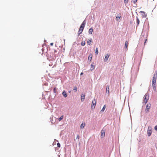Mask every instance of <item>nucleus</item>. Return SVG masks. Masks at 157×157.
Masks as SVG:
<instances>
[{"label":"nucleus","instance_id":"1","mask_svg":"<svg viewBox=\"0 0 157 157\" xmlns=\"http://www.w3.org/2000/svg\"><path fill=\"white\" fill-rule=\"evenodd\" d=\"M157 74H155L154 75V76L152 79V86H155V84L156 82L157 78Z\"/></svg>","mask_w":157,"mask_h":157},{"label":"nucleus","instance_id":"2","mask_svg":"<svg viewBox=\"0 0 157 157\" xmlns=\"http://www.w3.org/2000/svg\"><path fill=\"white\" fill-rule=\"evenodd\" d=\"M149 95L147 94H146L144 97V99L143 100V102L145 103V104L147 102L148 100L149 99Z\"/></svg>","mask_w":157,"mask_h":157},{"label":"nucleus","instance_id":"3","mask_svg":"<svg viewBox=\"0 0 157 157\" xmlns=\"http://www.w3.org/2000/svg\"><path fill=\"white\" fill-rule=\"evenodd\" d=\"M151 104H147L146 105V109H145V112L146 113H148L149 112V110L151 108Z\"/></svg>","mask_w":157,"mask_h":157},{"label":"nucleus","instance_id":"4","mask_svg":"<svg viewBox=\"0 0 157 157\" xmlns=\"http://www.w3.org/2000/svg\"><path fill=\"white\" fill-rule=\"evenodd\" d=\"M96 103V101L95 99L93 100L92 103L91 108L92 109H94Z\"/></svg>","mask_w":157,"mask_h":157},{"label":"nucleus","instance_id":"5","mask_svg":"<svg viewBox=\"0 0 157 157\" xmlns=\"http://www.w3.org/2000/svg\"><path fill=\"white\" fill-rule=\"evenodd\" d=\"M152 133L151 129V128L148 127L147 130V133L148 136H150Z\"/></svg>","mask_w":157,"mask_h":157},{"label":"nucleus","instance_id":"6","mask_svg":"<svg viewBox=\"0 0 157 157\" xmlns=\"http://www.w3.org/2000/svg\"><path fill=\"white\" fill-rule=\"evenodd\" d=\"M105 130H104L103 129H102L101 130V136L102 138L104 137L105 136Z\"/></svg>","mask_w":157,"mask_h":157},{"label":"nucleus","instance_id":"7","mask_svg":"<svg viewBox=\"0 0 157 157\" xmlns=\"http://www.w3.org/2000/svg\"><path fill=\"white\" fill-rule=\"evenodd\" d=\"M84 28L82 27H81L80 26L79 29V31H78V33L79 36L81 33H82V32Z\"/></svg>","mask_w":157,"mask_h":157},{"label":"nucleus","instance_id":"8","mask_svg":"<svg viewBox=\"0 0 157 157\" xmlns=\"http://www.w3.org/2000/svg\"><path fill=\"white\" fill-rule=\"evenodd\" d=\"M109 56L110 55L109 54H107L106 55L104 59L105 61L106 62L108 60V59L109 58Z\"/></svg>","mask_w":157,"mask_h":157},{"label":"nucleus","instance_id":"9","mask_svg":"<svg viewBox=\"0 0 157 157\" xmlns=\"http://www.w3.org/2000/svg\"><path fill=\"white\" fill-rule=\"evenodd\" d=\"M106 92L108 94L109 93V85H107L106 86Z\"/></svg>","mask_w":157,"mask_h":157},{"label":"nucleus","instance_id":"10","mask_svg":"<svg viewBox=\"0 0 157 157\" xmlns=\"http://www.w3.org/2000/svg\"><path fill=\"white\" fill-rule=\"evenodd\" d=\"M140 13H142V15L143 17H146V15L145 14V13L143 11H140Z\"/></svg>","mask_w":157,"mask_h":157},{"label":"nucleus","instance_id":"11","mask_svg":"<svg viewBox=\"0 0 157 157\" xmlns=\"http://www.w3.org/2000/svg\"><path fill=\"white\" fill-rule=\"evenodd\" d=\"M86 21L85 20L84 21L82 22V23L81 24V25L80 26V27H83L84 28L85 27V25H86Z\"/></svg>","mask_w":157,"mask_h":157},{"label":"nucleus","instance_id":"12","mask_svg":"<svg viewBox=\"0 0 157 157\" xmlns=\"http://www.w3.org/2000/svg\"><path fill=\"white\" fill-rule=\"evenodd\" d=\"M62 94L65 98H66L67 96V93L65 91H63Z\"/></svg>","mask_w":157,"mask_h":157},{"label":"nucleus","instance_id":"13","mask_svg":"<svg viewBox=\"0 0 157 157\" xmlns=\"http://www.w3.org/2000/svg\"><path fill=\"white\" fill-rule=\"evenodd\" d=\"M85 99V95L82 94L81 96V100L82 101H83Z\"/></svg>","mask_w":157,"mask_h":157},{"label":"nucleus","instance_id":"14","mask_svg":"<svg viewBox=\"0 0 157 157\" xmlns=\"http://www.w3.org/2000/svg\"><path fill=\"white\" fill-rule=\"evenodd\" d=\"M93 29L92 28H90L89 30V33L90 34H91L92 33V32H93Z\"/></svg>","mask_w":157,"mask_h":157},{"label":"nucleus","instance_id":"15","mask_svg":"<svg viewBox=\"0 0 157 157\" xmlns=\"http://www.w3.org/2000/svg\"><path fill=\"white\" fill-rule=\"evenodd\" d=\"M128 42L127 41H126L125 44L124 48L127 49L128 47Z\"/></svg>","mask_w":157,"mask_h":157},{"label":"nucleus","instance_id":"16","mask_svg":"<svg viewBox=\"0 0 157 157\" xmlns=\"http://www.w3.org/2000/svg\"><path fill=\"white\" fill-rule=\"evenodd\" d=\"M92 54H90L89 56L88 59L90 61L91 60L92 58Z\"/></svg>","mask_w":157,"mask_h":157},{"label":"nucleus","instance_id":"17","mask_svg":"<svg viewBox=\"0 0 157 157\" xmlns=\"http://www.w3.org/2000/svg\"><path fill=\"white\" fill-rule=\"evenodd\" d=\"M92 39H91L90 40H89V41H87V44H88V45H90L91 43H92Z\"/></svg>","mask_w":157,"mask_h":157},{"label":"nucleus","instance_id":"18","mask_svg":"<svg viewBox=\"0 0 157 157\" xmlns=\"http://www.w3.org/2000/svg\"><path fill=\"white\" fill-rule=\"evenodd\" d=\"M121 17V16H117L116 18V20L117 21H119V20L120 19V18Z\"/></svg>","mask_w":157,"mask_h":157},{"label":"nucleus","instance_id":"19","mask_svg":"<svg viewBox=\"0 0 157 157\" xmlns=\"http://www.w3.org/2000/svg\"><path fill=\"white\" fill-rule=\"evenodd\" d=\"M106 105H105L103 108H102V109L101 110V111L102 112H103L104 111L105 108H106Z\"/></svg>","mask_w":157,"mask_h":157},{"label":"nucleus","instance_id":"20","mask_svg":"<svg viewBox=\"0 0 157 157\" xmlns=\"http://www.w3.org/2000/svg\"><path fill=\"white\" fill-rule=\"evenodd\" d=\"M136 22L138 25H139L140 23V20L137 17H136Z\"/></svg>","mask_w":157,"mask_h":157},{"label":"nucleus","instance_id":"21","mask_svg":"<svg viewBox=\"0 0 157 157\" xmlns=\"http://www.w3.org/2000/svg\"><path fill=\"white\" fill-rule=\"evenodd\" d=\"M85 124H83V123L81 125V126H80L81 128H84V127H85Z\"/></svg>","mask_w":157,"mask_h":157},{"label":"nucleus","instance_id":"22","mask_svg":"<svg viewBox=\"0 0 157 157\" xmlns=\"http://www.w3.org/2000/svg\"><path fill=\"white\" fill-rule=\"evenodd\" d=\"M95 68V66H94L92 64H91V68H90V69L92 71V70H94Z\"/></svg>","mask_w":157,"mask_h":157},{"label":"nucleus","instance_id":"23","mask_svg":"<svg viewBox=\"0 0 157 157\" xmlns=\"http://www.w3.org/2000/svg\"><path fill=\"white\" fill-rule=\"evenodd\" d=\"M98 48H96L95 50V54L96 55L98 54Z\"/></svg>","mask_w":157,"mask_h":157},{"label":"nucleus","instance_id":"24","mask_svg":"<svg viewBox=\"0 0 157 157\" xmlns=\"http://www.w3.org/2000/svg\"><path fill=\"white\" fill-rule=\"evenodd\" d=\"M57 90V89L56 88V87H55L54 89H53V92L54 93H56V92Z\"/></svg>","mask_w":157,"mask_h":157},{"label":"nucleus","instance_id":"25","mask_svg":"<svg viewBox=\"0 0 157 157\" xmlns=\"http://www.w3.org/2000/svg\"><path fill=\"white\" fill-rule=\"evenodd\" d=\"M63 116H62L60 118H59V121H61L63 118Z\"/></svg>","mask_w":157,"mask_h":157},{"label":"nucleus","instance_id":"26","mask_svg":"<svg viewBox=\"0 0 157 157\" xmlns=\"http://www.w3.org/2000/svg\"><path fill=\"white\" fill-rule=\"evenodd\" d=\"M73 90L75 92H76L77 91V87L76 86L74 87Z\"/></svg>","mask_w":157,"mask_h":157},{"label":"nucleus","instance_id":"27","mask_svg":"<svg viewBox=\"0 0 157 157\" xmlns=\"http://www.w3.org/2000/svg\"><path fill=\"white\" fill-rule=\"evenodd\" d=\"M85 44V41H82L81 43V45L82 46H84Z\"/></svg>","mask_w":157,"mask_h":157},{"label":"nucleus","instance_id":"28","mask_svg":"<svg viewBox=\"0 0 157 157\" xmlns=\"http://www.w3.org/2000/svg\"><path fill=\"white\" fill-rule=\"evenodd\" d=\"M57 147H60V144L59 143H57Z\"/></svg>","mask_w":157,"mask_h":157},{"label":"nucleus","instance_id":"29","mask_svg":"<svg viewBox=\"0 0 157 157\" xmlns=\"http://www.w3.org/2000/svg\"><path fill=\"white\" fill-rule=\"evenodd\" d=\"M128 0H124V2L125 4L128 3Z\"/></svg>","mask_w":157,"mask_h":157},{"label":"nucleus","instance_id":"30","mask_svg":"<svg viewBox=\"0 0 157 157\" xmlns=\"http://www.w3.org/2000/svg\"><path fill=\"white\" fill-rule=\"evenodd\" d=\"M147 38L145 40V41H144V44L145 45V44L146 43V42H147Z\"/></svg>","mask_w":157,"mask_h":157},{"label":"nucleus","instance_id":"31","mask_svg":"<svg viewBox=\"0 0 157 157\" xmlns=\"http://www.w3.org/2000/svg\"><path fill=\"white\" fill-rule=\"evenodd\" d=\"M137 0H132L134 3H135L137 1Z\"/></svg>","mask_w":157,"mask_h":157},{"label":"nucleus","instance_id":"32","mask_svg":"<svg viewBox=\"0 0 157 157\" xmlns=\"http://www.w3.org/2000/svg\"><path fill=\"white\" fill-rule=\"evenodd\" d=\"M80 137L79 135H77L76 137V139H79Z\"/></svg>","mask_w":157,"mask_h":157},{"label":"nucleus","instance_id":"33","mask_svg":"<svg viewBox=\"0 0 157 157\" xmlns=\"http://www.w3.org/2000/svg\"><path fill=\"white\" fill-rule=\"evenodd\" d=\"M154 129L155 130H157V125L155 127Z\"/></svg>","mask_w":157,"mask_h":157},{"label":"nucleus","instance_id":"34","mask_svg":"<svg viewBox=\"0 0 157 157\" xmlns=\"http://www.w3.org/2000/svg\"><path fill=\"white\" fill-rule=\"evenodd\" d=\"M83 72H82V73H81L80 75H83Z\"/></svg>","mask_w":157,"mask_h":157},{"label":"nucleus","instance_id":"35","mask_svg":"<svg viewBox=\"0 0 157 157\" xmlns=\"http://www.w3.org/2000/svg\"><path fill=\"white\" fill-rule=\"evenodd\" d=\"M53 45V43H51L50 44V45Z\"/></svg>","mask_w":157,"mask_h":157}]
</instances>
